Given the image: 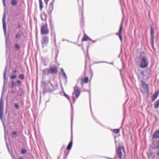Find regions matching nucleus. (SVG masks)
I'll return each mask as SVG.
<instances>
[{"mask_svg": "<svg viewBox=\"0 0 159 159\" xmlns=\"http://www.w3.org/2000/svg\"><path fill=\"white\" fill-rule=\"evenodd\" d=\"M150 35L151 44L152 46L153 47L154 44V31L153 29V27L152 25L150 26Z\"/></svg>", "mask_w": 159, "mask_h": 159, "instance_id": "7", "label": "nucleus"}, {"mask_svg": "<svg viewBox=\"0 0 159 159\" xmlns=\"http://www.w3.org/2000/svg\"><path fill=\"white\" fill-rule=\"evenodd\" d=\"M2 1H3V5L4 6H5V0H2Z\"/></svg>", "mask_w": 159, "mask_h": 159, "instance_id": "49", "label": "nucleus"}, {"mask_svg": "<svg viewBox=\"0 0 159 159\" xmlns=\"http://www.w3.org/2000/svg\"><path fill=\"white\" fill-rule=\"evenodd\" d=\"M149 61L148 59L145 57L143 56L139 59V66L140 68L144 69L148 66Z\"/></svg>", "mask_w": 159, "mask_h": 159, "instance_id": "3", "label": "nucleus"}, {"mask_svg": "<svg viewBox=\"0 0 159 159\" xmlns=\"http://www.w3.org/2000/svg\"><path fill=\"white\" fill-rule=\"evenodd\" d=\"M49 39L48 36H45L41 38V43L42 47L43 48L45 46L47 45Z\"/></svg>", "mask_w": 159, "mask_h": 159, "instance_id": "6", "label": "nucleus"}, {"mask_svg": "<svg viewBox=\"0 0 159 159\" xmlns=\"http://www.w3.org/2000/svg\"><path fill=\"white\" fill-rule=\"evenodd\" d=\"M122 24H121L120 27V34L119 37L120 41L121 42H122V38L121 36V33H122Z\"/></svg>", "mask_w": 159, "mask_h": 159, "instance_id": "18", "label": "nucleus"}, {"mask_svg": "<svg viewBox=\"0 0 159 159\" xmlns=\"http://www.w3.org/2000/svg\"><path fill=\"white\" fill-rule=\"evenodd\" d=\"M63 95L66 97L67 98V99L69 100V102H70V103L71 105V107L72 111H73V107H72V104L71 103V102H70V97L69 96V95H67V94H66L65 93V92L64 91H63Z\"/></svg>", "mask_w": 159, "mask_h": 159, "instance_id": "16", "label": "nucleus"}, {"mask_svg": "<svg viewBox=\"0 0 159 159\" xmlns=\"http://www.w3.org/2000/svg\"><path fill=\"white\" fill-rule=\"evenodd\" d=\"M2 1H3V5L4 6H5V0H2Z\"/></svg>", "mask_w": 159, "mask_h": 159, "instance_id": "50", "label": "nucleus"}, {"mask_svg": "<svg viewBox=\"0 0 159 159\" xmlns=\"http://www.w3.org/2000/svg\"><path fill=\"white\" fill-rule=\"evenodd\" d=\"M11 88H13L15 85L16 83L14 81H12L11 83Z\"/></svg>", "mask_w": 159, "mask_h": 159, "instance_id": "31", "label": "nucleus"}, {"mask_svg": "<svg viewBox=\"0 0 159 159\" xmlns=\"http://www.w3.org/2000/svg\"><path fill=\"white\" fill-rule=\"evenodd\" d=\"M17 134L16 132L15 131H13L11 132V134L12 135H16Z\"/></svg>", "mask_w": 159, "mask_h": 159, "instance_id": "41", "label": "nucleus"}, {"mask_svg": "<svg viewBox=\"0 0 159 159\" xmlns=\"http://www.w3.org/2000/svg\"><path fill=\"white\" fill-rule=\"evenodd\" d=\"M141 83L144 90L148 92V85L143 80H142Z\"/></svg>", "mask_w": 159, "mask_h": 159, "instance_id": "13", "label": "nucleus"}, {"mask_svg": "<svg viewBox=\"0 0 159 159\" xmlns=\"http://www.w3.org/2000/svg\"><path fill=\"white\" fill-rule=\"evenodd\" d=\"M18 27L19 28H20L21 27V25H18Z\"/></svg>", "mask_w": 159, "mask_h": 159, "instance_id": "52", "label": "nucleus"}, {"mask_svg": "<svg viewBox=\"0 0 159 159\" xmlns=\"http://www.w3.org/2000/svg\"><path fill=\"white\" fill-rule=\"evenodd\" d=\"M72 143H73V139H72V135L70 141V143H69V144L68 145L67 147V149H68V150H70L71 149V148L72 147Z\"/></svg>", "mask_w": 159, "mask_h": 159, "instance_id": "17", "label": "nucleus"}, {"mask_svg": "<svg viewBox=\"0 0 159 159\" xmlns=\"http://www.w3.org/2000/svg\"><path fill=\"white\" fill-rule=\"evenodd\" d=\"M61 70L62 71V74H63V76L64 77L65 79H67V76H66V74L65 73L63 69V68L61 69Z\"/></svg>", "mask_w": 159, "mask_h": 159, "instance_id": "24", "label": "nucleus"}, {"mask_svg": "<svg viewBox=\"0 0 159 159\" xmlns=\"http://www.w3.org/2000/svg\"><path fill=\"white\" fill-rule=\"evenodd\" d=\"M3 113V103L2 102V97L0 100V118L2 119Z\"/></svg>", "mask_w": 159, "mask_h": 159, "instance_id": "8", "label": "nucleus"}, {"mask_svg": "<svg viewBox=\"0 0 159 159\" xmlns=\"http://www.w3.org/2000/svg\"><path fill=\"white\" fill-rule=\"evenodd\" d=\"M65 41V39H63L62 40V41Z\"/></svg>", "mask_w": 159, "mask_h": 159, "instance_id": "58", "label": "nucleus"}, {"mask_svg": "<svg viewBox=\"0 0 159 159\" xmlns=\"http://www.w3.org/2000/svg\"><path fill=\"white\" fill-rule=\"evenodd\" d=\"M115 143L116 144V143H117V141H116V140H115Z\"/></svg>", "mask_w": 159, "mask_h": 159, "instance_id": "57", "label": "nucleus"}, {"mask_svg": "<svg viewBox=\"0 0 159 159\" xmlns=\"http://www.w3.org/2000/svg\"><path fill=\"white\" fill-rule=\"evenodd\" d=\"M159 107V99H158L155 102L154 108L155 109H157Z\"/></svg>", "mask_w": 159, "mask_h": 159, "instance_id": "20", "label": "nucleus"}, {"mask_svg": "<svg viewBox=\"0 0 159 159\" xmlns=\"http://www.w3.org/2000/svg\"><path fill=\"white\" fill-rule=\"evenodd\" d=\"M108 63L111 64H112V65L113 64V63H112V62L109 63V62H107L106 61H102V62H97V63Z\"/></svg>", "mask_w": 159, "mask_h": 159, "instance_id": "42", "label": "nucleus"}, {"mask_svg": "<svg viewBox=\"0 0 159 159\" xmlns=\"http://www.w3.org/2000/svg\"><path fill=\"white\" fill-rule=\"evenodd\" d=\"M14 107L16 109H18L19 108V106L16 103H15L14 104Z\"/></svg>", "mask_w": 159, "mask_h": 159, "instance_id": "32", "label": "nucleus"}, {"mask_svg": "<svg viewBox=\"0 0 159 159\" xmlns=\"http://www.w3.org/2000/svg\"><path fill=\"white\" fill-rule=\"evenodd\" d=\"M5 14L4 12L3 14V16L2 18V24H3V28L4 30V35L6 36V24L5 21Z\"/></svg>", "mask_w": 159, "mask_h": 159, "instance_id": "10", "label": "nucleus"}, {"mask_svg": "<svg viewBox=\"0 0 159 159\" xmlns=\"http://www.w3.org/2000/svg\"><path fill=\"white\" fill-rule=\"evenodd\" d=\"M49 33V30L48 27V25L47 23L43 25L41 29V33L42 34H47Z\"/></svg>", "mask_w": 159, "mask_h": 159, "instance_id": "5", "label": "nucleus"}, {"mask_svg": "<svg viewBox=\"0 0 159 159\" xmlns=\"http://www.w3.org/2000/svg\"><path fill=\"white\" fill-rule=\"evenodd\" d=\"M89 39V38L87 36H86V35L85 34L84 36L83 37V38L82 39V41H86L87 40Z\"/></svg>", "mask_w": 159, "mask_h": 159, "instance_id": "23", "label": "nucleus"}, {"mask_svg": "<svg viewBox=\"0 0 159 159\" xmlns=\"http://www.w3.org/2000/svg\"><path fill=\"white\" fill-rule=\"evenodd\" d=\"M15 47L17 49H19L20 48V47L17 44H15Z\"/></svg>", "mask_w": 159, "mask_h": 159, "instance_id": "37", "label": "nucleus"}, {"mask_svg": "<svg viewBox=\"0 0 159 159\" xmlns=\"http://www.w3.org/2000/svg\"><path fill=\"white\" fill-rule=\"evenodd\" d=\"M73 119V114L72 113H71V131H72V120Z\"/></svg>", "mask_w": 159, "mask_h": 159, "instance_id": "33", "label": "nucleus"}, {"mask_svg": "<svg viewBox=\"0 0 159 159\" xmlns=\"http://www.w3.org/2000/svg\"><path fill=\"white\" fill-rule=\"evenodd\" d=\"M49 1V0H44L45 4L47 5L48 4V2Z\"/></svg>", "mask_w": 159, "mask_h": 159, "instance_id": "43", "label": "nucleus"}, {"mask_svg": "<svg viewBox=\"0 0 159 159\" xmlns=\"http://www.w3.org/2000/svg\"><path fill=\"white\" fill-rule=\"evenodd\" d=\"M157 155L159 156V151L157 152Z\"/></svg>", "mask_w": 159, "mask_h": 159, "instance_id": "53", "label": "nucleus"}, {"mask_svg": "<svg viewBox=\"0 0 159 159\" xmlns=\"http://www.w3.org/2000/svg\"><path fill=\"white\" fill-rule=\"evenodd\" d=\"M21 37V35L19 33L17 34L16 36H15V38L16 39H18L20 38Z\"/></svg>", "mask_w": 159, "mask_h": 159, "instance_id": "29", "label": "nucleus"}, {"mask_svg": "<svg viewBox=\"0 0 159 159\" xmlns=\"http://www.w3.org/2000/svg\"><path fill=\"white\" fill-rule=\"evenodd\" d=\"M107 158H109V159H114L113 158H109V157H107Z\"/></svg>", "mask_w": 159, "mask_h": 159, "instance_id": "55", "label": "nucleus"}, {"mask_svg": "<svg viewBox=\"0 0 159 159\" xmlns=\"http://www.w3.org/2000/svg\"><path fill=\"white\" fill-rule=\"evenodd\" d=\"M119 34H120V29L119 30V32L118 33H116V35H118V36H119Z\"/></svg>", "mask_w": 159, "mask_h": 159, "instance_id": "45", "label": "nucleus"}, {"mask_svg": "<svg viewBox=\"0 0 159 159\" xmlns=\"http://www.w3.org/2000/svg\"><path fill=\"white\" fill-rule=\"evenodd\" d=\"M26 152V151L25 149H22L21 150V153L22 154H24Z\"/></svg>", "mask_w": 159, "mask_h": 159, "instance_id": "36", "label": "nucleus"}, {"mask_svg": "<svg viewBox=\"0 0 159 159\" xmlns=\"http://www.w3.org/2000/svg\"><path fill=\"white\" fill-rule=\"evenodd\" d=\"M74 90L72 93V96L73 99L74 100V103H75V97L74 96V95H75L76 98L77 99L80 94V88L78 87L77 85H75L74 87Z\"/></svg>", "mask_w": 159, "mask_h": 159, "instance_id": "4", "label": "nucleus"}, {"mask_svg": "<svg viewBox=\"0 0 159 159\" xmlns=\"http://www.w3.org/2000/svg\"><path fill=\"white\" fill-rule=\"evenodd\" d=\"M114 133L116 134H117L119 132L120 130L119 129H115L113 130Z\"/></svg>", "mask_w": 159, "mask_h": 159, "instance_id": "30", "label": "nucleus"}, {"mask_svg": "<svg viewBox=\"0 0 159 159\" xmlns=\"http://www.w3.org/2000/svg\"><path fill=\"white\" fill-rule=\"evenodd\" d=\"M48 83L49 87L48 88L45 87L43 89V93L44 95L47 92H51L58 88V85L57 83L54 82L52 83L49 81Z\"/></svg>", "mask_w": 159, "mask_h": 159, "instance_id": "2", "label": "nucleus"}, {"mask_svg": "<svg viewBox=\"0 0 159 159\" xmlns=\"http://www.w3.org/2000/svg\"><path fill=\"white\" fill-rule=\"evenodd\" d=\"M156 147L157 149L159 150V139L156 142Z\"/></svg>", "mask_w": 159, "mask_h": 159, "instance_id": "28", "label": "nucleus"}, {"mask_svg": "<svg viewBox=\"0 0 159 159\" xmlns=\"http://www.w3.org/2000/svg\"><path fill=\"white\" fill-rule=\"evenodd\" d=\"M53 2H51L49 6L48 9L47 11L48 15L51 14L53 9Z\"/></svg>", "mask_w": 159, "mask_h": 159, "instance_id": "12", "label": "nucleus"}, {"mask_svg": "<svg viewBox=\"0 0 159 159\" xmlns=\"http://www.w3.org/2000/svg\"><path fill=\"white\" fill-rule=\"evenodd\" d=\"M122 148L123 150H124V147H122Z\"/></svg>", "mask_w": 159, "mask_h": 159, "instance_id": "59", "label": "nucleus"}, {"mask_svg": "<svg viewBox=\"0 0 159 159\" xmlns=\"http://www.w3.org/2000/svg\"><path fill=\"white\" fill-rule=\"evenodd\" d=\"M120 54L119 55V57H120Z\"/></svg>", "mask_w": 159, "mask_h": 159, "instance_id": "60", "label": "nucleus"}, {"mask_svg": "<svg viewBox=\"0 0 159 159\" xmlns=\"http://www.w3.org/2000/svg\"><path fill=\"white\" fill-rule=\"evenodd\" d=\"M82 16H83V11H82Z\"/></svg>", "mask_w": 159, "mask_h": 159, "instance_id": "54", "label": "nucleus"}, {"mask_svg": "<svg viewBox=\"0 0 159 159\" xmlns=\"http://www.w3.org/2000/svg\"><path fill=\"white\" fill-rule=\"evenodd\" d=\"M89 78L88 77H86L84 78V82L85 83H87L89 82Z\"/></svg>", "mask_w": 159, "mask_h": 159, "instance_id": "27", "label": "nucleus"}, {"mask_svg": "<svg viewBox=\"0 0 159 159\" xmlns=\"http://www.w3.org/2000/svg\"><path fill=\"white\" fill-rule=\"evenodd\" d=\"M6 67L5 68V70L4 71V74H3V78L5 80V76H6Z\"/></svg>", "mask_w": 159, "mask_h": 159, "instance_id": "38", "label": "nucleus"}, {"mask_svg": "<svg viewBox=\"0 0 159 159\" xmlns=\"http://www.w3.org/2000/svg\"><path fill=\"white\" fill-rule=\"evenodd\" d=\"M11 3L12 5H15L17 3V1L16 0H11Z\"/></svg>", "mask_w": 159, "mask_h": 159, "instance_id": "25", "label": "nucleus"}, {"mask_svg": "<svg viewBox=\"0 0 159 159\" xmlns=\"http://www.w3.org/2000/svg\"><path fill=\"white\" fill-rule=\"evenodd\" d=\"M159 95V90L156 91L154 94L151 96L152 101H154L157 98Z\"/></svg>", "mask_w": 159, "mask_h": 159, "instance_id": "11", "label": "nucleus"}, {"mask_svg": "<svg viewBox=\"0 0 159 159\" xmlns=\"http://www.w3.org/2000/svg\"><path fill=\"white\" fill-rule=\"evenodd\" d=\"M66 41H67V42H68V41L67 40H66Z\"/></svg>", "mask_w": 159, "mask_h": 159, "instance_id": "61", "label": "nucleus"}, {"mask_svg": "<svg viewBox=\"0 0 159 159\" xmlns=\"http://www.w3.org/2000/svg\"><path fill=\"white\" fill-rule=\"evenodd\" d=\"M16 83L18 85H20L21 84V82L19 80H17L16 81Z\"/></svg>", "mask_w": 159, "mask_h": 159, "instance_id": "40", "label": "nucleus"}, {"mask_svg": "<svg viewBox=\"0 0 159 159\" xmlns=\"http://www.w3.org/2000/svg\"><path fill=\"white\" fill-rule=\"evenodd\" d=\"M116 154L119 157V159H121L122 154L120 146L118 148H116Z\"/></svg>", "mask_w": 159, "mask_h": 159, "instance_id": "9", "label": "nucleus"}, {"mask_svg": "<svg viewBox=\"0 0 159 159\" xmlns=\"http://www.w3.org/2000/svg\"><path fill=\"white\" fill-rule=\"evenodd\" d=\"M16 72H17V70H16V69H15V70H13V73H16Z\"/></svg>", "mask_w": 159, "mask_h": 159, "instance_id": "48", "label": "nucleus"}, {"mask_svg": "<svg viewBox=\"0 0 159 159\" xmlns=\"http://www.w3.org/2000/svg\"><path fill=\"white\" fill-rule=\"evenodd\" d=\"M57 72V67L54 65L50 66L48 68H45L42 70V74L43 76L48 75L49 74H56Z\"/></svg>", "mask_w": 159, "mask_h": 159, "instance_id": "1", "label": "nucleus"}, {"mask_svg": "<svg viewBox=\"0 0 159 159\" xmlns=\"http://www.w3.org/2000/svg\"><path fill=\"white\" fill-rule=\"evenodd\" d=\"M80 2L81 3V5L82 6H83V0H78V4L79 5H79Z\"/></svg>", "mask_w": 159, "mask_h": 159, "instance_id": "34", "label": "nucleus"}, {"mask_svg": "<svg viewBox=\"0 0 159 159\" xmlns=\"http://www.w3.org/2000/svg\"><path fill=\"white\" fill-rule=\"evenodd\" d=\"M90 39V40H91L93 43H95V42H96L97 41L96 40H91V39Z\"/></svg>", "mask_w": 159, "mask_h": 159, "instance_id": "47", "label": "nucleus"}, {"mask_svg": "<svg viewBox=\"0 0 159 159\" xmlns=\"http://www.w3.org/2000/svg\"><path fill=\"white\" fill-rule=\"evenodd\" d=\"M18 77L19 79L22 80H24L25 78L24 75L22 74L19 75Z\"/></svg>", "mask_w": 159, "mask_h": 159, "instance_id": "22", "label": "nucleus"}, {"mask_svg": "<svg viewBox=\"0 0 159 159\" xmlns=\"http://www.w3.org/2000/svg\"><path fill=\"white\" fill-rule=\"evenodd\" d=\"M24 91L21 89H19L17 92V95L21 96L24 94Z\"/></svg>", "mask_w": 159, "mask_h": 159, "instance_id": "19", "label": "nucleus"}, {"mask_svg": "<svg viewBox=\"0 0 159 159\" xmlns=\"http://www.w3.org/2000/svg\"><path fill=\"white\" fill-rule=\"evenodd\" d=\"M69 153V151H68L66 150L65 151L64 154L65 156V158H66L67 157Z\"/></svg>", "mask_w": 159, "mask_h": 159, "instance_id": "26", "label": "nucleus"}, {"mask_svg": "<svg viewBox=\"0 0 159 159\" xmlns=\"http://www.w3.org/2000/svg\"><path fill=\"white\" fill-rule=\"evenodd\" d=\"M140 74L142 75L143 76H144V72L143 71H142L141 72V73H140Z\"/></svg>", "mask_w": 159, "mask_h": 159, "instance_id": "44", "label": "nucleus"}, {"mask_svg": "<svg viewBox=\"0 0 159 159\" xmlns=\"http://www.w3.org/2000/svg\"><path fill=\"white\" fill-rule=\"evenodd\" d=\"M11 92L12 93H14V90H12L11 91Z\"/></svg>", "mask_w": 159, "mask_h": 159, "instance_id": "56", "label": "nucleus"}, {"mask_svg": "<svg viewBox=\"0 0 159 159\" xmlns=\"http://www.w3.org/2000/svg\"><path fill=\"white\" fill-rule=\"evenodd\" d=\"M152 138L155 139H159V130H156L154 132Z\"/></svg>", "mask_w": 159, "mask_h": 159, "instance_id": "14", "label": "nucleus"}, {"mask_svg": "<svg viewBox=\"0 0 159 159\" xmlns=\"http://www.w3.org/2000/svg\"><path fill=\"white\" fill-rule=\"evenodd\" d=\"M158 99H159V98Z\"/></svg>", "mask_w": 159, "mask_h": 159, "instance_id": "62", "label": "nucleus"}, {"mask_svg": "<svg viewBox=\"0 0 159 159\" xmlns=\"http://www.w3.org/2000/svg\"><path fill=\"white\" fill-rule=\"evenodd\" d=\"M16 77V76L15 75H12L11 76L10 78L11 79H13Z\"/></svg>", "mask_w": 159, "mask_h": 159, "instance_id": "39", "label": "nucleus"}, {"mask_svg": "<svg viewBox=\"0 0 159 159\" xmlns=\"http://www.w3.org/2000/svg\"><path fill=\"white\" fill-rule=\"evenodd\" d=\"M39 8L40 11L42 10V8L43 7V2L42 0H39Z\"/></svg>", "mask_w": 159, "mask_h": 159, "instance_id": "21", "label": "nucleus"}, {"mask_svg": "<svg viewBox=\"0 0 159 159\" xmlns=\"http://www.w3.org/2000/svg\"><path fill=\"white\" fill-rule=\"evenodd\" d=\"M54 40L55 43L56 42V35L55 34L54 37Z\"/></svg>", "mask_w": 159, "mask_h": 159, "instance_id": "46", "label": "nucleus"}, {"mask_svg": "<svg viewBox=\"0 0 159 159\" xmlns=\"http://www.w3.org/2000/svg\"><path fill=\"white\" fill-rule=\"evenodd\" d=\"M40 17L42 20H46L47 15L44 12H43L41 14Z\"/></svg>", "mask_w": 159, "mask_h": 159, "instance_id": "15", "label": "nucleus"}, {"mask_svg": "<svg viewBox=\"0 0 159 159\" xmlns=\"http://www.w3.org/2000/svg\"><path fill=\"white\" fill-rule=\"evenodd\" d=\"M18 159H23V158L22 157H20Z\"/></svg>", "mask_w": 159, "mask_h": 159, "instance_id": "51", "label": "nucleus"}, {"mask_svg": "<svg viewBox=\"0 0 159 159\" xmlns=\"http://www.w3.org/2000/svg\"><path fill=\"white\" fill-rule=\"evenodd\" d=\"M50 26L51 28V30H53L54 27L53 25L52 24H51V22L50 21Z\"/></svg>", "mask_w": 159, "mask_h": 159, "instance_id": "35", "label": "nucleus"}]
</instances>
